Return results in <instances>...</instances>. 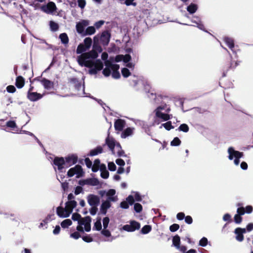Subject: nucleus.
Masks as SVG:
<instances>
[{
  "mask_svg": "<svg viewBox=\"0 0 253 253\" xmlns=\"http://www.w3.org/2000/svg\"><path fill=\"white\" fill-rule=\"evenodd\" d=\"M109 221H110V219L108 217L106 216V217H105L103 218V228L104 229H107L108 226V224L109 223Z\"/></svg>",
  "mask_w": 253,
  "mask_h": 253,
  "instance_id": "49",
  "label": "nucleus"
},
{
  "mask_svg": "<svg viewBox=\"0 0 253 253\" xmlns=\"http://www.w3.org/2000/svg\"><path fill=\"white\" fill-rule=\"evenodd\" d=\"M134 127H127L122 131L121 136L123 138H126L128 136H132L134 133Z\"/></svg>",
  "mask_w": 253,
  "mask_h": 253,
  "instance_id": "18",
  "label": "nucleus"
},
{
  "mask_svg": "<svg viewBox=\"0 0 253 253\" xmlns=\"http://www.w3.org/2000/svg\"><path fill=\"white\" fill-rule=\"evenodd\" d=\"M72 221L70 219H66L62 221L61 223V226L63 228H68L69 226L71 225Z\"/></svg>",
  "mask_w": 253,
  "mask_h": 253,
  "instance_id": "37",
  "label": "nucleus"
},
{
  "mask_svg": "<svg viewBox=\"0 0 253 253\" xmlns=\"http://www.w3.org/2000/svg\"><path fill=\"white\" fill-rule=\"evenodd\" d=\"M95 33V29L93 26H89L87 27L83 35H91Z\"/></svg>",
  "mask_w": 253,
  "mask_h": 253,
  "instance_id": "35",
  "label": "nucleus"
},
{
  "mask_svg": "<svg viewBox=\"0 0 253 253\" xmlns=\"http://www.w3.org/2000/svg\"><path fill=\"white\" fill-rule=\"evenodd\" d=\"M152 230L151 226L150 225H144L141 229L140 232L142 234H147Z\"/></svg>",
  "mask_w": 253,
  "mask_h": 253,
  "instance_id": "36",
  "label": "nucleus"
},
{
  "mask_svg": "<svg viewBox=\"0 0 253 253\" xmlns=\"http://www.w3.org/2000/svg\"><path fill=\"white\" fill-rule=\"evenodd\" d=\"M66 205H69L71 208V210H73L77 206V203L75 200L69 201L66 203Z\"/></svg>",
  "mask_w": 253,
  "mask_h": 253,
  "instance_id": "46",
  "label": "nucleus"
},
{
  "mask_svg": "<svg viewBox=\"0 0 253 253\" xmlns=\"http://www.w3.org/2000/svg\"><path fill=\"white\" fill-rule=\"evenodd\" d=\"M101 234L106 237H109L111 236V234L109 230L107 229H103L101 232Z\"/></svg>",
  "mask_w": 253,
  "mask_h": 253,
  "instance_id": "57",
  "label": "nucleus"
},
{
  "mask_svg": "<svg viewBox=\"0 0 253 253\" xmlns=\"http://www.w3.org/2000/svg\"><path fill=\"white\" fill-rule=\"evenodd\" d=\"M223 40L227 45L232 50L233 53H235V51L233 50L234 47V43L233 40L228 37H224Z\"/></svg>",
  "mask_w": 253,
  "mask_h": 253,
  "instance_id": "24",
  "label": "nucleus"
},
{
  "mask_svg": "<svg viewBox=\"0 0 253 253\" xmlns=\"http://www.w3.org/2000/svg\"><path fill=\"white\" fill-rule=\"evenodd\" d=\"M64 159L65 160L66 166L67 168H68L77 163L78 157L76 155L72 154L66 157Z\"/></svg>",
  "mask_w": 253,
  "mask_h": 253,
  "instance_id": "15",
  "label": "nucleus"
},
{
  "mask_svg": "<svg viewBox=\"0 0 253 253\" xmlns=\"http://www.w3.org/2000/svg\"><path fill=\"white\" fill-rule=\"evenodd\" d=\"M88 204L91 207L98 206L100 204V198L97 195L89 194L87 197Z\"/></svg>",
  "mask_w": 253,
  "mask_h": 253,
  "instance_id": "10",
  "label": "nucleus"
},
{
  "mask_svg": "<svg viewBox=\"0 0 253 253\" xmlns=\"http://www.w3.org/2000/svg\"><path fill=\"white\" fill-rule=\"evenodd\" d=\"M116 191H107L106 200L105 201L110 203L116 202L118 201V198L117 195H116Z\"/></svg>",
  "mask_w": 253,
  "mask_h": 253,
  "instance_id": "17",
  "label": "nucleus"
},
{
  "mask_svg": "<svg viewBox=\"0 0 253 253\" xmlns=\"http://www.w3.org/2000/svg\"><path fill=\"white\" fill-rule=\"evenodd\" d=\"M185 214L184 212H178L176 215V218L179 220H182L185 218Z\"/></svg>",
  "mask_w": 253,
  "mask_h": 253,
  "instance_id": "64",
  "label": "nucleus"
},
{
  "mask_svg": "<svg viewBox=\"0 0 253 253\" xmlns=\"http://www.w3.org/2000/svg\"><path fill=\"white\" fill-rule=\"evenodd\" d=\"M111 207V203L105 200H103L100 207V213L102 215H106L108 210Z\"/></svg>",
  "mask_w": 253,
  "mask_h": 253,
  "instance_id": "16",
  "label": "nucleus"
},
{
  "mask_svg": "<svg viewBox=\"0 0 253 253\" xmlns=\"http://www.w3.org/2000/svg\"><path fill=\"white\" fill-rule=\"evenodd\" d=\"M59 39L62 43L66 44L69 42V39L66 33H62L59 35Z\"/></svg>",
  "mask_w": 253,
  "mask_h": 253,
  "instance_id": "34",
  "label": "nucleus"
},
{
  "mask_svg": "<svg viewBox=\"0 0 253 253\" xmlns=\"http://www.w3.org/2000/svg\"><path fill=\"white\" fill-rule=\"evenodd\" d=\"M102 229L101 218L97 217L96 221L94 223L93 230L101 231Z\"/></svg>",
  "mask_w": 253,
  "mask_h": 253,
  "instance_id": "26",
  "label": "nucleus"
},
{
  "mask_svg": "<svg viewBox=\"0 0 253 253\" xmlns=\"http://www.w3.org/2000/svg\"><path fill=\"white\" fill-rule=\"evenodd\" d=\"M41 9L46 13H53L56 11V7L54 2H49L46 5H43Z\"/></svg>",
  "mask_w": 253,
  "mask_h": 253,
  "instance_id": "14",
  "label": "nucleus"
},
{
  "mask_svg": "<svg viewBox=\"0 0 253 253\" xmlns=\"http://www.w3.org/2000/svg\"><path fill=\"white\" fill-rule=\"evenodd\" d=\"M110 35L108 32H104L102 33L100 38L101 42L103 45H106L110 41Z\"/></svg>",
  "mask_w": 253,
  "mask_h": 253,
  "instance_id": "20",
  "label": "nucleus"
},
{
  "mask_svg": "<svg viewBox=\"0 0 253 253\" xmlns=\"http://www.w3.org/2000/svg\"><path fill=\"white\" fill-rule=\"evenodd\" d=\"M125 3L127 6L133 5L135 6L136 5V3L134 2V0H126Z\"/></svg>",
  "mask_w": 253,
  "mask_h": 253,
  "instance_id": "59",
  "label": "nucleus"
},
{
  "mask_svg": "<svg viewBox=\"0 0 253 253\" xmlns=\"http://www.w3.org/2000/svg\"><path fill=\"white\" fill-rule=\"evenodd\" d=\"M84 175V172L82 167L80 165H76L74 167L70 169L67 172V175L70 177L75 176L77 178H79L83 176Z\"/></svg>",
  "mask_w": 253,
  "mask_h": 253,
  "instance_id": "5",
  "label": "nucleus"
},
{
  "mask_svg": "<svg viewBox=\"0 0 253 253\" xmlns=\"http://www.w3.org/2000/svg\"><path fill=\"white\" fill-rule=\"evenodd\" d=\"M42 95L37 92H32L30 90L28 93V98L32 101H36L42 97Z\"/></svg>",
  "mask_w": 253,
  "mask_h": 253,
  "instance_id": "19",
  "label": "nucleus"
},
{
  "mask_svg": "<svg viewBox=\"0 0 253 253\" xmlns=\"http://www.w3.org/2000/svg\"><path fill=\"white\" fill-rule=\"evenodd\" d=\"M126 125V122L125 121L121 120V119H118L116 120V121L115 122V128L116 130H119V131H122L123 130L124 127Z\"/></svg>",
  "mask_w": 253,
  "mask_h": 253,
  "instance_id": "21",
  "label": "nucleus"
},
{
  "mask_svg": "<svg viewBox=\"0 0 253 253\" xmlns=\"http://www.w3.org/2000/svg\"><path fill=\"white\" fill-rule=\"evenodd\" d=\"M78 5L81 9H84L86 5L85 0H78Z\"/></svg>",
  "mask_w": 253,
  "mask_h": 253,
  "instance_id": "54",
  "label": "nucleus"
},
{
  "mask_svg": "<svg viewBox=\"0 0 253 253\" xmlns=\"http://www.w3.org/2000/svg\"><path fill=\"white\" fill-rule=\"evenodd\" d=\"M131 59V56L128 54L125 55H117L115 58V61L118 62L123 61L124 63H127L126 66L129 68H133L134 66V64L131 62H128Z\"/></svg>",
  "mask_w": 253,
  "mask_h": 253,
  "instance_id": "7",
  "label": "nucleus"
},
{
  "mask_svg": "<svg viewBox=\"0 0 253 253\" xmlns=\"http://www.w3.org/2000/svg\"><path fill=\"white\" fill-rule=\"evenodd\" d=\"M134 203V197L130 195L126 199L125 201H122L120 203V207L123 209H127L129 205H132Z\"/></svg>",
  "mask_w": 253,
  "mask_h": 253,
  "instance_id": "12",
  "label": "nucleus"
},
{
  "mask_svg": "<svg viewBox=\"0 0 253 253\" xmlns=\"http://www.w3.org/2000/svg\"><path fill=\"white\" fill-rule=\"evenodd\" d=\"M122 73L123 76L125 78L128 77L130 74L129 70L126 68H124L122 69Z\"/></svg>",
  "mask_w": 253,
  "mask_h": 253,
  "instance_id": "53",
  "label": "nucleus"
},
{
  "mask_svg": "<svg viewBox=\"0 0 253 253\" xmlns=\"http://www.w3.org/2000/svg\"><path fill=\"white\" fill-rule=\"evenodd\" d=\"M228 159L230 160H233L235 165H238L240 161L239 159L243 157V154L238 151H236L233 147H229L228 149Z\"/></svg>",
  "mask_w": 253,
  "mask_h": 253,
  "instance_id": "4",
  "label": "nucleus"
},
{
  "mask_svg": "<svg viewBox=\"0 0 253 253\" xmlns=\"http://www.w3.org/2000/svg\"><path fill=\"white\" fill-rule=\"evenodd\" d=\"M135 125L144 127L145 126V123L143 121L138 119H133L132 120Z\"/></svg>",
  "mask_w": 253,
  "mask_h": 253,
  "instance_id": "45",
  "label": "nucleus"
},
{
  "mask_svg": "<svg viewBox=\"0 0 253 253\" xmlns=\"http://www.w3.org/2000/svg\"><path fill=\"white\" fill-rule=\"evenodd\" d=\"M170 110L169 105L166 103H162L158 106L154 111L155 119L152 124V126L159 125L161 121H167L170 120L172 117V115L169 114Z\"/></svg>",
  "mask_w": 253,
  "mask_h": 253,
  "instance_id": "2",
  "label": "nucleus"
},
{
  "mask_svg": "<svg viewBox=\"0 0 253 253\" xmlns=\"http://www.w3.org/2000/svg\"><path fill=\"white\" fill-rule=\"evenodd\" d=\"M54 214H48L47 216L44 218L42 222H41L39 226V228H41L43 226L44 224H47L49 221L53 220L54 218L53 217L54 216Z\"/></svg>",
  "mask_w": 253,
  "mask_h": 253,
  "instance_id": "28",
  "label": "nucleus"
},
{
  "mask_svg": "<svg viewBox=\"0 0 253 253\" xmlns=\"http://www.w3.org/2000/svg\"><path fill=\"white\" fill-rule=\"evenodd\" d=\"M185 222L188 224H191L193 222V219L190 215H187L184 218Z\"/></svg>",
  "mask_w": 253,
  "mask_h": 253,
  "instance_id": "60",
  "label": "nucleus"
},
{
  "mask_svg": "<svg viewBox=\"0 0 253 253\" xmlns=\"http://www.w3.org/2000/svg\"><path fill=\"white\" fill-rule=\"evenodd\" d=\"M140 227V224L135 220L130 221L129 224L124 225L122 228L124 230L127 232H133L136 230H138Z\"/></svg>",
  "mask_w": 253,
  "mask_h": 253,
  "instance_id": "6",
  "label": "nucleus"
},
{
  "mask_svg": "<svg viewBox=\"0 0 253 253\" xmlns=\"http://www.w3.org/2000/svg\"><path fill=\"white\" fill-rule=\"evenodd\" d=\"M87 50L88 49L83 43L78 46L76 53L81 54L78 56L77 61L80 66L89 68V74H96L103 69V63L100 60H96L98 56L97 51L92 50L89 52L83 53Z\"/></svg>",
  "mask_w": 253,
  "mask_h": 253,
  "instance_id": "1",
  "label": "nucleus"
},
{
  "mask_svg": "<svg viewBox=\"0 0 253 253\" xmlns=\"http://www.w3.org/2000/svg\"><path fill=\"white\" fill-rule=\"evenodd\" d=\"M108 166L109 170L111 171H115L116 169V165L113 162H109Z\"/></svg>",
  "mask_w": 253,
  "mask_h": 253,
  "instance_id": "61",
  "label": "nucleus"
},
{
  "mask_svg": "<svg viewBox=\"0 0 253 253\" xmlns=\"http://www.w3.org/2000/svg\"><path fill=\"white\" fill-rule=\"evenodd\" d=\"M245 211L244 207L238 208L237 210V213L243 215L245 213Z\"/></svg>",
  "mask_w": 253,
  "mask_h": 253,
  "instance_id": "63",
  "label": "nucleus"
},
{
  "mask_svg": "<svg viewBox=\"0 0 253 253\" xmlns=\"http://www.w3.org/2000/svg\"><path fill=\"white\" fill-rule=\"evenodd\" d=\"M134 210L137 213H140L142 210V206L139 203H134Z\"/></svg>",
  "mask_w": 253,
  "mask_h": 253,
  "instance_id": "42",
  "label": "nucleus"
},
{
  "mask_svg": "<svg viewBox=\"0 0 253 253\" xmlns=\"http://www.w3.org/2000/svg\"><path fill=\"white\" fill-rule=\"evenodd\" d=\"M105 68L103 70V74L105 77H108L112 72V75L114 79H119L120 74L118 72L119 66L117 64H112L111 61H106L105 62Z\"/></svg>",
  "mask_w": 253,
  "mask_h": 253,
  "instance_id": "3",
  "label": "nucleus"
},
{
  "mask_svg": "<svg viewBox=\"0 0 253 253\" xmlns=\"http://www.w3.org/2000/svg\"><path fill=\"white\" fill-rule=\"evenodd\" d=\"M83 43L88 49L90 48L92 44V40L90 38H86L84 39V42Z\"/></svg>",
  "mask_w": 253,
  "mask_h": 253,
  "instance_id": "39",
  "label": "nucleus"
},
{
  "mask_svg": "<svg viewBox=\"0 0 253 253\" xmlns=\"http://www.w3.org/2000/svg\"><path fill=\"white\" fill-rule=\"evenodd\" d=\"M208 244V240L206 237H203L201 239L199 242V245L205 247Z\"/></svg>",
  "mask_w": 253,
  "mask_h": 253,
  "instance_id": "41",
  "label": "nucleus"
},
{
  "mask_svg": "<svg viewBox=\"0 0 253 253\" xmlns=\"http://www.w3.org/2000/svg\"><path fill=\"white\" fill-rule=\"evenodd\" d=\"M25 84L24 78L21 76H18L16 80V86L19 88H22Z\"/></svg>",
  "mask_w": 253,
  "mask_h": 253,
  "instance_id": "31",
  "label": "nucleus"
},
{
  "mask_svg": "<svg viewBox=\"0 0 253 253\" xmlns=\"http://www.w3.org/2000/svg\"><path fill=\"white\" fill-rule=\"evenodd\" d=\"M97 211V206H93L89 209V212L91 215H94L96 214Z\"/></svg>",
  "mask_w": 253,
  "mask_h": 253,
  "instance_id": "58",
  "label": "nucleus"
},
{
  "mask_svg": "<svg viewBox=\"0 0 253 253\" xmlns=\"http://www.w3.org/2000/svg\"><path fill=\"white\" fill-rule=\"evenodd\" d=\"M179 228V225L176 223H174L169 226V230L172 232L176 231Z\"/></svg>",
  "mask_w": 253,
  "mask_h": 253,
  "instance_id": "50",
  "label": "nucleus"
},
{
  "mask_svg": "<svg viewBox=\"0 0 253 253\" xmlns=\"http://www.w3.org/2000/svg\"><path fill=\"white\" fill-rule=\"evenodd\" d=\"M100 170L101 171V176L103 178H107L109 177V172L106 169L105 165H101L100 167Z\"/></svg>",
  "mask_w": 253,
  "mask_h": 253,
  "instance_id": "25",
  "label": "nucleus"
},
{
  "mask_svg": "<svg viewBox=\"0 0 253 253\" xmlns=\"http://www.w3.org/2000/svg\"><path fill=\"white\" fill-rule=\"evenodd\" d=\"M197 5L194 3H191L187 7V10L190 13L193 14L195 13L197 10Z\"/></svg>",
  "mask_w": 253,
  "mask_h": 253,
  "instance_id": "33",
  "label": "nucleus"
},
{
  "mask_svg": "<svg viewBox=\"0 0 253 253\" xmlns=\"http://www.w3.org/2000/svg\"><path fill=\"white\" fill-rule=\"evenodd\" d=\"M234 220L236 224H240L242 221V217L241 215L237 213L234 215Z\"/></svg>",
  "mask_w": 253,
  "mask_h": 253,
  "instance_id": "48",
  "label": "nucleus"
},
{
  "mask_svg": "<svg viewBox=\"0 0 253 253\" xmlns=\"http://www.w3.org/2000/svg\"><path fill=\"white\" fill-rule=\"evenodd\" d=\"M102 148L100 146L97 147L94 149H93L90 151V156H95L98 154H100L102 153Z\"/></svg>",
  "mask_w": 253,
  "mask_h": 253,
  "instance_id": "38",
  "label": "nucleus"
},
{
  "mask_svg": "<svg viewBox=\"0 0 253 253\" xmlns=\"http://www.w3.org/2000/svg\"><path fill=\"white\" fill-rule=\"evenodd\" d=\"M131 84L135 86L137 84L142 85L144 87V89L146 92H149L150 88V85L146 82H144L143 81L140 79H138L136 77H134L132 80Z\"/></svg>",
  "mask_w": 253,
  "mask_h": 253,
  "instance_id": "11",
  "label": "nucleus"
},
{
  "mask_svg": "<svg viewBox=\"0 0 253 253\" xmlns=\"http://www.w3.org/2000/svg\"><path fill=\"white\" fill-rule=\"evenodd\" d=\"M179 129L181 131L186 132L188 131L189 127L187 125L184 124L180 126Z\"/></svg>",
  "mask_w": 253,
  "mask_h": 253,
  "instance_id": "56",
  "label": "nucleus"
},
{
  "mask_svg": "<svg viewBox=\"0 0 253 253\" xmlns=\"http://www.w3.org/2000/svg\"><path fill=\"white\" fill-rule=\"evenodd\" d=\"M42 84L45 88L47 89H51L53 86V84L52 82L49 80L44 79L42 81Z\"/></svg>",
  "mask_w": 253,
  "mask_h": 253,
  "instance_id": "29",
  "label": "nucleus"
},
{
  "mask_svg": "<svg viewBox=\"0 0 253 253\" xmlns=\"http://www.w3.org/2000/svg\"><path fill=\"white\" fill-rule=\"evenodd\" d=\"M181 141L178 137H175L173 140L171 142L170 144L171 146H175L180 145Z\"/></svg>",
  "mask_w": 253,
  "mask_h": 253,
  "instance_id": "52",
  "label": "nucleus"
},
{
  "mask_svg": "<svg viewBox=\"0 0 253 253\" xmlns=\"http://www.w3.org/2000/svg\"><path fill=\"white\" fill-rule=\"evenodd\" d=\"M70 237L77 240L81 237V235L78 232H74L70 234Z\"/></svg>",
  "mask_w": 253,
  "mask_h": 253,
  "instance_id": "62",
  "label": "nucleus"
},
{
  "mask_svg": "<svg viewBox=\"0 0 253 253\" xmlns=\"http://www.w3.org/2000/svg\"><path fill=\"white\" fill-rule=\"evenodd\" d=\"M50 27L52 31H56L58 29V25L53 21L50 22Z\"/></svg>",
  "mask_w": 253,
  "mask_h": 253,
  "instance_id": "47",
  "label": "nucleus"
},
{
  "mask_svg": "<svg viewBox=\"0 0 253 253\" xmlns=\"http://www.w3.org/2000/svg\"><path fill=\"white\" fill-rule=\"evenodd\" d=\"M196 20L192 19V22L196 24V26L202 30H204V26L201 23L200 19L198 17H194Z\"/></svg>",
  "mask_w": 253,
  "mask_h": 253,
  "instance_id": "32",
  "label": "nucleus"
},
{
  "mask_svg": "<svg viewBox=\"0 0 253 253\" xmlns=\"http://www.w3.org/2000/svg\"><path fill=\"white\" fill-rule=\"evenodd\" d=\"M54 165V169H56V168L58 170H61L64 168H67L66 166L65 160L64 158L56 157L53 161Z\"/></svg>",
  "mask_w": 253,
  "mask_h": 253,
  "instance_id": "9",
  "label": "nucleus"
},
{
  "mask_svg": "<svg viewBox=\"0 0 253 253\" xmlns=\"http://www.w3.org/2000/svg\"><path fill=\"white\" fill-rule=\"evenodd\" d=\"M162 126L164 127L168 130H169L173 128V126L171 125V122L170 121L163 124L160 126V128H162Z\"/></svg>",
  "mask_w": 253,
  "mask_h": 253,
  "instance_id": "43",
  "label": "nucleus"
},
{
  "mask_svg": "<svg viewBox=\"0 0 253 253\" xmlns=\"http://www.w3.org/2000/svg\"><path fill=\"white\" fill-rule=\"evenodd\" d=\"M84 241L86 243H90L93 241V238L89 235H86L82 237Z\"/></svg>",
  "mask_w": 253,
  "mask_h": 253,
  "instance_id": "51",
  "label": "nucleus"
},
{
  "mask_svg": "<svg viewBox=\"0 0 253 253\" xmlns=\"http://www.w3.org/2000/svg\"><path fill=\"white\" fill-rule=\"evenodd\" d=\"M111 151L113 155L118 156H123L124 153L122 150L121 147L119 144H117V145L111 150Z\"/></svg>",
  "mask_w": 253,
  "mask_h": 253,
  "instance_id": "23",
  "label": "nucleus"
},
{
  "mask_svg": "<svg viewBox=\"0 0 253 253\" xmlns=\"http://www.w3.org/2000/svg\"><path fill=\"white\" fill-rule=\"evenodd\" d=\"M235 234H236V239L237 241L241 242L244 240V236L240 233V231H237V233H235Z\"/></svg>",
  "mask_w": 253,
  "mask_h": 253,
  "instance_id": "55",
  "label": "nucleus"
},
{
  "mask_svg": "<svg viewBox=\"0 0 253 253\" xmlns=\"http://www.w3.org/2000/svg\"><path fill=\"white\" fill-rule=\"evenodd\" d=\"M91 222V218L89 216H86L84 218H82V221H79L80 225H89Z\"/></svg>",
  "mask_w": 253,
  "mask_h": 253,
  "instance_id": "30",
  "label": "nucleus"
},
{
  "mask_svg": "<svg viewBox=\"0 0 253 253\" xmlns=\"http://www.w3.org/2000/svg\"><path fill=\"white\" fill-rule=\"evenodd\" d=\"M79 184L81 186L85 185L97 186L100 184V182L97 179L92 178L80 180L79 181Z\"/></svg>",
  "mask_w": 253,
  "mask_h": 253,
  "instance_id": "8",
  "label": "nucleus"
},
{
  "mask_svg": "<svg viewBox=\"0 0 253 253\" xmlns=\"http://www.w3.org/2000/svg\"><path fill=\"white\" fill-rule=\"evenodd\" d=\"M71 218L74 221H78V224H79V221H81V219H82V217L81 215L77 212L73 213L72 215Z\"/></svg>",
  "mask_w": 253,
  "mask_h": 253,
  "instance_id": "40",
  "label": "nucleus"
},
{
  "mask_svg": "<svg viewBox=\"0 0 253 253\" xmlns=\"http://www.w3.org/2000/svg\"><path fill=\"white\" fill-rule=\"evenodd\" d=\"M89 24V21L86 20H82L76 24V30L78 33L84 34L85 31L84 28Z\"/></svg>",
  "mask_w": 253,
  "mask_h": 253,
  "instance_id": "13",
  "label": "nucleus"
},
{
  "mask_svg": "<svg viewBox=\"0 0 253 253\" xmlns=\"http://www.w3.org/2000/svg\"><path fill=\"white\" fill-rule=\"evenodd\" d=\"M180 238L178 235H176L172 238V245L177 249L180 248Z\"/></svg>",
  "mask_w": 253,
  "mask_h": 253,
  "instance_id": "27",
  "label": "nucleus"
},
{
  "mask_svg": "<svg viewBox=\"0 0 253 253\" xmlns=\"http://www.w3.org/2000/svg\"><path fill=\"white\" fill-rule=\"evenodd\" d=\"M65 211V209L61 207H58L56 209V213L60 217H62Z\"/></svg>",
  "mask_w": 253,
  "mask_h": 253,
  "instance_id": "44",
  "label": "nucleus"
},
{
  "mask_svg": "<svg viewBox=\"0 0 253 253\" xmlns=\"http://www.w3.org/2000/svg\"><path fill=\"white\" fill-rule=\"evenodd\" d=\"M106 144L108 145L110 149L112 150L117 145V143H116L114 139L110 137L109 134H108V137L106 139Z\"/></svg>",
  "mask_w": 253,
  "mask_h": 253,
  "instance_id": "22",
  "label": "nucleus"
}]
</instances>
